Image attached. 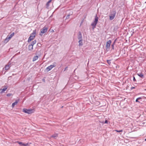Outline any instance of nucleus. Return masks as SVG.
<instances>
[{
    "mask_svg": "<svg viewBox=\"0 0 146 146\" xmlns=\"http://www.w3.org/2000/svg\"><path fill=\"white\" fill-rule=\"evenodd\" d=\"M116 14V11L115 9H112L110 11V14L109 15V19L110 20H112L114 18Z\"/></svg>",
    "mask_w": 146,
    "mask_h": 146,
    "instance_id": "f257e3e1",
    "label": "nucleus"
},
{
    "mask_svg": "<svg viewBox=\"0 0 146 146\" xmlns=\"http://www.w3.org/2000/svg\"><path fill=\"white\" fill-rule=\"evenodd\" d=\"M98 17L96 15L95 16L94 21L91 24V25L92 27V29H94L96 27V26L98 23Z\"/></svg>",
    "mask_w": 146,
    "mask_h": 146,
    "instance_id": "f03ea898",
    "label": "nucleus"
},
{
    "mask_svg": "<svg viewBox=\"0 0 146 146\" xmlns=\"http://www.w3.org/2000/svg\"><path fill=\"white\" fill-rule=\"evenodd\" d=\"M48 30V28L45 27H44L42 29H41L40 30V36H42L43 34L46 33Z\"/></svg>",
    "mask_w": 146,
    "mask_h": 146,
    "instance_id": "7ed1b4c3",
    "label": "nucleus"
},
{
    "mask_svg": "<svg viewBox=\"0 0 146 146\" xmlns=\"http://www.w3.org/2000/svg\"><path fill=\"white\" fill-rule=\"evenodd\" d=\"M56 63L55 62H54L53 63L52 65H51L50 66H48L46 69V70L48 72L51 70L52 68L56 66Z\"/></svg>",
    "mask_w": 146,
    "mask_h": 146,
    "instance_id": "20e7f679",
    "label": "nucleus"
},
{
    "mask_svg": "<svg viewBox=\"0 0 146 146\" xmlns=\"http://www.w3.org/2000/svg\"><path fill=\"white\" fill-rule=\"evenodd\" d=\"M111 41L110 40H108V41L106 42V50L107 51L109 50L110 47V44L111 43Z\"/></svg>",
    "mask_w": 146,
    "mask_h": 146,
    "instance_id": "39448f33",
    "label": "nucleus"
},
{
    "mask_svg": "<svg viewBox=\"0 0 146 146\" xmlns=\"http://www.w3.org/2000/svg\"><path fill=\"white\" fill-rule=\"evenodd\" d=\"M17 143L20 145L21 146H27L29 145V143H23L22 142H20L19 141H18L17 142Z\"/></svg>",
    "mask_w": 146,
    "mask_h": 146,
    "instance_id": "423d86ee",
    "label": "nucleus"
},
{
    "mask_svg": "<svg viewBox=\"0 0 146 146\" xmlns=\"http://www.w3.org/2000/svg\"><path fill=\"white\" fill-rule=\"evenodd\" d=\"M78 40L82 39V36L81 32L80 31L78 33Z\"/></svg>",
    "mask_w": 146,
    "mask_h": 146,
    "instance_id": "0eeeda50",
    "label": "nucleus"
},
{
    "mask_svg": "<svg viewBox=\"0 0 146 146\" xmlns=\"http://www.w3.org/2000/svg\"><path fill=\"white\" fill-rule=\"evenodd\" d=\"M19 101V99H18V100H16L15 102L12 104V106L13 108L15 106V105H16L17 104Z\"/></svg>",
    "mask_w": 146,
    "mask_h": 146,
    "instance_id": "6e6552de",
    "label": "nucleus"
},
{
    "mask_svg": "<svg viewBox=\"0 0 146 146\" xmlns=\"http://www.w3.org/2000/svg\"><path fill=\"white\" fill-rule=\"evenodd\" d=\"M35 36H30V37L28 39V42H30L31 40H33V38L35 37Z\"/></svg>",
    "mask_w": 146,
    "mask_h": 146,
    "instance_id": "1a4fd4ad",
    "label": "nucleus"
},
{
    "mask_svg": "<svg viewBox=\"0 0 146 146\" xmlns=\"http://www.w3.org/2000/svg\"><path fill=\"white\" fill-rule=\"evenodd\" d=\"M4 88H3L2 90H0V91H1L0 92L1 93H3L4 92L6 91L8 88V86H4Z\"/></svg>",
    "mask_w": 146,
    "mask_h": 146,
    "instance_id": "9d476101",
    "label": "nucleus"
},
{
    "mask_svg": "<svg viewBox=\"0 0 146 146\" xmlns=\"http://www.w3.org/2000/svg\"><path fill=\"white\" fill-rule=\"evenodd\" d=\"M137 75L142 78H144V75L142 73H137Z\"/></svg>",
    "mask_w": 146,
    "mask_h": 146,
    "instance_id": "9b49d317",
    "label": "nucleus"
},
{
    "mask_svg": "<svg viewBox=\"0 0 146 146\" xmlns=\"http://www.w3.org/2000/svg\"><path fill=\"white\" fill-rule=\"evenodd\" d=\"M34 112V110L33 109L27 110V113L31 114Z\"/></svg>",
    "mask_w": 146,
    "mask_h": 146,
    "instance_id": "f8f14e48",
    "label": "nucleus"
},
{
    "mask_svg": "<svg viewBox=\"0 0 146 146\" xmlns=\"http://www.w3.org/2000/svg\"><path fill=\"white\" fill-rule=\"evenodd\" d=\"M79 40V41H78V42L79 43V44H78V46H82L83 45V42H82V39H80V40Z\"/></svg>",
    "mask_w": 146,
    "mask_h": 146,
    "instance_id": "ddd939ff",
    "label": "nucleus"
},
{
    "mask_svg": "<svg viewBox=\"0 0 146 146\" xmlns=\"http://www.w3.org/2000/svg\"><path fill=\"white\" fill-rule=\"evenodd\" d=\"M36 33V30H35L33 31V32L30 34V36H35Z\"/></svg>",
    "mask_w": 146,
    "mask_h": 146,
    "instance_id": "4468645a",
    "label": "nucleus"
},
{
    "mask_svg": "<svg viewBox=\"0 0 146 146\" xmlns=\"http://www.w3.org/2000/svg\"><path fill=\"white\" fill-rule=\"evenodd\" d=\"M38 56H34L33 58V61L34 62L36 60L38 59Z\"/></svg>",
    "mask_w": 146,
    "mask_h": 146,
    "instance_id": "2eb2a0df",
    "label": "nucleus"
},
{
    "mask_svg": "<svg viewBox=\"0 0 146 146\" xmlns=\"http://www.w3.org/2000/svg\"><path fill=\"white\" fill-rule=\"evenodd\" d=\"M14 33H13L11 34L10 35H8L7 36V37L9 39H10L14 35Z\"/></svg>",
    "mask_w": 146,
    "mask_h": 146,
    "instance_id": "dca6fc26",
    "label": "nucleus"
},
{
    "mask_svg": "<svg viewBox=\"0 0 146 146\" xmlns=\"http://www.w3.org/2000/svg\"><path fill=\"white\" fill-rule=\"evenodd\" d=\"M33 46H31V45H29V50H33Z\"/></svg>",
    "mask_w": 146,
    "mask_h": 146,
    "instance_id": "f3484780",
    "label": "nucleus"
},
{
    "mask_svg": "<svg viewBox=\"0 0 146 146\" xmlns=\"http://www.w3.org/2000/svg\"><path fill=\"white\" fill-rule=\"evenodd\" d=\"M36 40H35L34 41H33L31 43V44H30V45H31V46H33V45L36 44Z\"/></svg>",
    "mask_w": 146,
    "mask_h": 146,
    "instance_id": "a211bd4d",
    "label": "nucleus"
},
{
    "mask_svg": "<svg viewBox=\"0 0 146 146\" xmlns=\"http://www.w3.org/2000/svg\"><path fill=\"white\" fill-rule=\"evenodd\" d=\"M52 0H49L46 3V6L47 7H48L49 6V4L51 2Z\"/></svg>",
    "mask_w": 146,
    "mask_h": 146,
    "instance_id": "6ab92c4d",
    "label": "nucleus"
},
{
    "mask_svg": "<svg viewBox=\"0 0 146 146\" xmlns=\"http://www.w3.org/2000/svg\"><path fill=\"white\" fill-rule=\"evenodd\" d=\"M58 134L57 133H55L52 135L51 137L55 138V137H58Z\"/></svg>",
    "mask_w": 146,
    "mask_h": 146,
    "instance_id": "aec40b11",
    "label": "nucleus"
},
{
    "mask_svg": "<svg viewBox=\"0 0 146 146\" xmlns=\"http://www.w3.org/2000/svg\"><path fill=\"white\" fill-rule=\"evenodd\" d=\"M142 99V98L140 97H139V98H137L135 100L136 102H138L139 103H140V102L139 101V100H141Z\"/></svg>",
    "mask_w": 146,
    "mask_h": 146,
    "instance_id": "412c9836",
    "label": "nucleus"
},
{
    "mask_svg": "<svg viewBox=\"0 0 146 146\" xmlns=\"http://www.w3.org/2000/svg\"><path fill=\"white\" fill-rule=\"evenodd\" d=\"M10 68L9 66V65H6L5 67V69L6 70H8Z\"/></svg>",
    "mask_w": 146,
    "mask_h": 146,
    "instance_id": "4be33fe9",
    "label": "nucleus"
},
{
    "mask_svg": "<svg viewBox=\"0 0 146 146\" xmlns=\"http://www.w3.org/2000/svg\"><path fill=\"white\" fill-rule=\"evenodd\" d=\"M8 37H7L5 40V42L7 43V42L10 40Z\"/></svg>",
    "mask_w": 146,
    "mask_h": 146,
    "instance_id": "5701e85b",
    "label": "nucleus"
},
{
    "mask_svg": "<svg viewBox=\"0 0 146 146\" xmlns=\"http://www.w3.org/2000/svg\"><path fill=\"white\" fill-rule=\"evenodd\" d=\"M23 111L25 113H27V109L24 108L23 109Z\"/></svg>",
    "mask_w": 146,
    "mask_h": 146,
    "instance_id": "b1692460",
    "label": "nucleus"
},
{
    "mask_svg": "<svg viewBox=\"0 0 146 146\" xmlns=\"http://www.w3.org/2000/svg\"><path fill=\"white\" fill-rule=\"evenodd\" d=\"M111 60H107V62L108 63V64L109 65H110L111 62Z\"/></svg>",
    "mask_w": 146,
    "mask_h": 146,
    "instance_id": "393cba45",
    "label": "nucleus"
},
{
    "mask_svg": "<svg viewBox=\"0 0 146 146\" xmlns=\"http://www.w3.org/2000/svg\"><path fill=\"white\" fill-rule=\"evenodd\" d=\"M111 50H114V45H111Z\"/></svg>",
    "mask_w": 146,
    "mask_h": 146,
    "instance_id": "a878e982",
    "label": "nucleus"
},
{
    "mask_svg": "<svg viewBox=\"0 0 146 146\" xmlns=\"http://www.w3.org/2000/svg\"><path fill=\"white\" fill-rule=\"evenodd\" d=\"M115 131H116L117 132H121L123 131V130L122 129H121V130H115Z\"/></svg>",
    "mask_w": 146,
    "mask_h": 146,
    "instance_id": "bb28decb",
    "label": "nucleus"
},
{
    "mask_svg": "<svg viewBox=\"0 0 146 146\" xmlns=\"http://www.w3.org/2000/svg\"><path fill=\"white\" fill-rule=\"evenodd\" d=\"M70 15V14H68L67 15V16L66 17V19H68L69 18V16Z\"/></svg>",
    "mask_w": 146,
    "mask_h": 146,
    "instance_id": "cd10ccee",
    "label": "nucleus"
},
{
    "mask_svg": "<svg viewBox=\"0 0 146 146\" xmlns=\"http://www.w3.org/2000/svg\"><path fill=\"white\" fill-rule=\"evenodd\" d=\"M117 39H116L111 45H115Z\"/></svg>",
    "mask_w": 146,
    "mask_h": 146,
    "instance_id": "c85d7f7f",
    "label": "nucleus"
},
{
    "mask_svg": "<svg viewBox=\"0 0 146 146\" xmlns=\"http://www.w3.org/2000/svg\"><path fill=\"white\" fill-rule=\"evenodd\" d=\"M12 95V94H11L9 93L7 94V96L8 97H9L11 96Z\"/></svg>",
    "mask_w": 146,
    "mask_h": 146,
    "instance_id": "c756f323",
    "label": "nucleus"
},
{
    "mask_svg": "<svg viewBox=\"0 0 146 146\" xmlns=\"http://www.w3.org/2000/svg\"><path fill=\"white\" fill-rule=\"evenodd\" d=\"M108 123V120H105V121L104 122V121H103L102 122V123Z\"/></svg>",
    "mask_w": 146,
    "mask_h": 146,
    "instance_id": "7c9ffc66",
    "label": "nucleus"
},
{
    "mask_svg": "<svg viewBox=\"0 0 146 146\" xmlns=\"http://www.w3.org/2000/svg\"><path fill=\"white\" fill-rule=\"evenodd\" d=\"M133 81L134 82H136V80L135 78V77L134 76H133Z\"/></svg>",
    "mask_w": 146,
    "mask_h": 146,
    "instance_id": "2f4dec72",
    "label": "nucleus"
},
{
    "mask_svg": "<svg viewBox=\"0 0 146 146\" xmlns=\"http://www.w3.org/2000/svg\"><path fill=\"white\" fill-rule=\"evenodd\" d=\"M135 88V87H132L131 88V89L132 90Z\"/></svg>",
    "mask_w": 146,
    "mask_h": 146,
    "instance_id": "473e14b6",
    "label": "nucleus"
},
{
    "mask_svg": "<svg viewBox=\"0 0 146 146\" xmlns=\"http://www.w3.org/2000/svg\"><path fill=\"white\" fill-rule=\"evenodd\" d=\"M41 45V44L40 43H38L37 44V45L38 46H40Z\"/></svg>",
    "mask_w": 146,
    "mask_h": 146,
    "instance_id": "72a5a7b5",
    "label": "nucleus"
},
{
    "mask_svg": "<svg viewBox=\"0 0 146 146\" xmlns=\"http://www.w3.org/2000/svg\"><path fill=\"white\" fill-rule=\"evenodd\" d=\"M67 68V67H66V68H65V70H66V69Z\"/></svg>",
    "mask_w": 146,
    "mask_h": 146,
    "instance_id": "f704fd0d",
    "label": "nucleus"
},
{
    "mask_svg": "<svg viewBox=\"0 0 146 146\" xmlns=\"http://www.w3.org/2000/svg\"><path fill=\"white\" fill-rule=\"evenodd\" d=\"M76 68L74 70V72L75 71V70H76Z\"/></svg>",
    "mask_w": 146,
    "mask_h": 146,
    "instance_id": "c9c22d12",
    "label": "nucleus"
},
{
    "mask_svg": "<svg viewBox=\"0 0 146 146\" xmlns=\"http://www.w3.org/2000/svg\"><path fill=\"white\" fill-rule=\"evenodd\" d=\"M145 141H146V138L145 140Z\"/></svg>",
    "mask_w": 146,
    "mask_h": 146,
    "instance_id": "e433bc0d",
    "label": "nucleus"
},
{
    "mask_svg": "<svg viewBox=\"0 0 146 146\" xmlns=\"http://www.w3.org/2000/svg\"><path fill=\"white\" fill-rule=\"evenodd\" d=\"M63 106H62L61 107V108H63Z\"/></svg>",
    "mask_w": 146,
    "mask_h": 146,
    "instance_id": "4c0bfd02",
    "label": "nucleus"
},
{
    "mask_svg": "<svg viewBox=\"0 0 146 146\" xmlns=\"http://www.w3.org/2000/svg\"><path fill=\"white\" fill-rule=\"evenodd\" d=\"M43 80H44H44H44V79H43Z\"/></svg>",
    "mask_w": 146,
    "mask_h": 146,
    "instance_id": "58836bf2",
    "label": "nucleus"
}]
</instances>
